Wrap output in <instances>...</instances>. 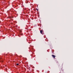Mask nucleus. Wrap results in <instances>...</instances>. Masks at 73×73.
<instances>
[{
  "label": "nucleus",
  "mask_w": 73,
  "mask_h": 73,
  "mask_svg": "<svg viewBox=\"0 0 73 73\" xmlns=\"http://www.w3.org/2000/svg\"><path fill=\"white\" fill-rule=\"evenodd\" d=\"M17 65H19V64H17Z\"/></svg>",
  "instance_id": "3"
},
{
  "label": "nucleus",
  "mask_w": 73,
  "mask_h": 73,
  "mask_svg": "<svg viewBox=\"0 0 73 73\" xmlns=\"http://www.w3.org/2000/svg\"><path fill=\"white\" fill-rule=\"evenodd\" d=\"M36 10H37V11H38V9H36Z\"/></svg>",
  "instance_id": "4"
},
{
  "label": "nucleus",
  "mask_w": 73,
  "mask_h": 73,
  "mask_svg": "<svg viewBox=\"0 0 73 73\" xmlns=\"http://www.w3.org/2000/svg\"><path fill=\"white\" fill-rule=\"evenodd\" d=\"M52 56L53 58H55V57H56V56H55V55H52Z\"/></svg>",
  "instance_id": "1"
},
{
  "label": "nucleus",
  "mask_w": 73,
  "mask_h": 73,
  "mask_svg": "<svg viewBox=\"0 0 73 73\" xmlns=\"http://www.w3.org/2000/svg\"><path fill=\"white\" fill-rule=\"evenodd\" d=\"M42 30H41L40 31V32L41 34H42Z\"/></svg>",
  "instance_id": "2"
}]
</instances>
